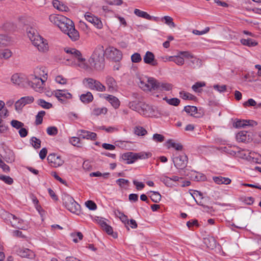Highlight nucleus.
Listing matches in <instances>:
<instances>
[{
    "label": "nucleus",
    "mask_w": 261,
    "mask_h": 261,
    "mask_svg": "<svg viewBox=\"0 0 261 261\" xmlns=\"http://www.w3.org/2000/svg\"><path fill=\"white\" fill-rule=\"evenodd\" d=\"M70 142L74 146L79 147L80 143V139L78 137H72L70 140Z\"/></svg>",
    "instance_id": "obj_57"
},
{
    "label": "nucleus",
    "mask_w": 261,
    "mask_h": 261,
    "mask_svg": "<svg viewBox=\"0 0 261 261\" xmlns=\"http://www.w3.org/2000/svg\"><path fill=\"white\" fill-rule=\"evenodd\" d=\"M37 104L44 109H49L53 106L51 103L45 101L44 99H39L37 100Z\"/></svg>",
    "instance_id": "obj_38"
},
{
    "label": "nucleus",
    "mask_w": 261,
    "mask_h": 261,
    "mask_svg": "<svg viewBox=\"0 0 261 261\" xmlns=\"http://www.w3.org/2000/svg\"><path fill=\"white\" fill-rule=\"evenodd\" d=\"M65 34L68 35L72 41H76L80 38L79 32L75 30L73 22L64 16L58 27Z\"/></svg>",
    "instance_id": "obj_3"
},
{
    "label": "nucleus",
    "mask_w": 261,
    "mask_h": 261,
    "mask_svg": "<svg viewBox=\"0 0 261 261\" xmlns=\"http://www.w3.org/2000/svg\"><path fill=\"white\" fill-rule=\"evenodd\" d=\"M24 106V105L23 102H22V101H21L20 99L18 100L15 102V110L17 111H19L21 110Z\"/></svg>",
    "instance_id": "obj_58"
},
{
    "label": "nucleus",
    "mask_w": 261,
    "mask_h": 261,
    "mask_svg": "<svg viewBox=\"0 0 261 261\" xmlns=\"http://www.w3.org/2000/svg\"><path fill=\"white\" fill-rule=\"evenodd\" d=\"M106 83L108 86L109 91L116 90L117 88V82L111 76L106 77Z\"/></svg>",
    "instance_id": "obj_21"
},
{
    "label": "nucleus",
    "mask_w": 261,
    "mask_h": 261,
    "mask_svg": "<svg viewBox=\"0 0 261 261\" xmlns=\"http://www.w3.org/2000/svg\"><path fill=\"white\" fill-rule=\"evenodd\" d=\"M45 114V112L44 111H41L38 112L37 115L36 116L35 123L36 125H39L42 123L43 117Z\"/></svg>",
    "instance_id": "obj_40"
},
{
    "label": "nucleus",
    "mask_w": 261,
    "mask_h": 261,
    "mask_svg": "<svg viewBox=\"0 0 261 261\" xmlns=\"http://www.w3.org/2000/svg\"><path fill=\"white\" fill-rule=\"evenodd\" d=\"M47 160L50 165L53 167L57 168L62 166L64 161L60 156L57 155L55 153H51L47 156Z\"/></svg>",
    "instance_id": "obj_14"
},
{
    "label": "nucleus",
    "mask_w": 261,
    "mask_h": 261,
    "mask_svg": "<svg viewBox=\"0 0 261 261\" xmlns=\"http://www.w3.org/2000/svg\"><path fill=\"white\" fill-rule=\"evenodd\" d=\"M174 62L178 65L181 66L184 64L185 60L184 58L180 57V55L179 54L177 56H175Z\"/></svg>",
    "instance_id": "obj_50"
},
{
    "label": "nucleus",
    "mask_w": 261,
    "mask_h": 261,
    "mask_svg": "<svg viewBox=\"0 0 261 261\" xmlns=\"http://www.w3.org/2000/svg\"><path fill=\"white\" fill-rule=\"evenodd\" d=\"M250 135L247 131H241L236 135V139L239 142H248L250 139Z\"/></svg>",
    "instance_id": "obj_22"
},
{
    "label": "nucleus",
    "mask_w": 261,
    "mask_h": 261,
    "mask_svg": "<svg viewBox=\"0 0 261 261\" xmlns=\"http://www.w3.org/2000/svg\"><path fill=\"white\" fill-rule=\"evenodd\" d=\"M86 206L90 210H95L97 208L96 204L91 200H88L86 202Z\"/></svg>",
    "instance_id": "obj_54"
},
{
    "label": "nucleus",
    "mask_w": 261,
    "mask_h": 261,
    "mask_svg": "<svg viewBox=\"0 0 261 261\" xmlns=\"http://www.w3.org/2000/svg\"><path fill=\"white\" fill-rule=\"evenodd\" d=\"M241 43L245 46H247L249 47H253L257 45V42L255 40L249 38V39H242L240 40Z\"/></svg>",
    "instance_id": "obj_31"
},
{
    "label": "nucleus",
    "mask_w": 261,
    "mask_h": 261,
    "mask_svg": "<svg viewBox=\"0 0 261 261\" xmlns=\"http://www.w3.org/2000/svg\"><path fill=\"white\" fill-rule=\"evenodd\" d=\"M85 17L88 22L93 24L96 28L100 29L102 28L103 25L101 20L92 13L86 12L85 14Z\"/></svg>",
    "instance_id": "obj_17"
},
{
    "label": "nucleus",
    "mask_w": 261,
    "mask_h": 261,
    "mask_svg": "<svg viewBox=\"0 0 261 261\" xmlns=\"http://www.w3.org/2000/svg\"><path fill=\"white\" fill-rule=\"evenodd\" d=\"M179 95L181 98L185 100H193L195 97V96L193 95L188 92H186L185 91H180L179 92Z\"/></svg>",
    "instance_id": "obj_44"
},
{
    "label": "nucleus",
    "mask_w": 261,
    "mask_h": 261,
    "mask_svg": "<svg viewBox=\"0 0 261 261\" xmlns=\"http://www.w3.org/2000/svg\"><path fill=\"white\" fill-rule=\"evenodd\" d=\"M133 184L136 186V189L138 190H141L143 189L145 187V185L143 182H139L136 180L133 181Z\"/></svg>",
    "instance_id": "obj_61"
},
{
    "label": "nucleus",
    "mask_w": 261,
    "mask_h": 261,
    "mask_svg": "<svg viewBox=\"0 0 261 261\" xmlns=\"http://www.w3.org/2000/svg\"><path fill=\"white\" fill-rule=\"evenodd\" d=\"M27 35L32 44L36 46L40 52L46 53L48 50L47 41L39 35L36 31L31 28L27 31Z\"/></svg>",
    "instance_id": "obj_1"
},
{
    "label": "nucleus",
    "mask_w": 261,
    "mask_h": 261,
    "mask_svg": "<svg viewBox=\"0 0 261 261\" xmlns=\"http://www.w3.org/2000/svg\"><path fill=\"white\" fill-rule=\"evenodd\" d=\"M96 221L98 224L100 226L101 228H103L108 224L106 222V220L102 218H97Z\"/></svg>",
    "instance_id": "obj_60"
},
{
    "label": "nucleus",
    "mask_w": 261,
    "mask_h": 261,
    "mask_svg": "<svg viewBox=\"0 0 261 261\" xmlns=\"http://www.w3.org/2000/svg\"><path fill=\"white\" fill-rule=\"evenodd\" d=\"M30 141L31 143L34 148L39 149L41 147V141L40 139L35 137H33L31 138Z\"/></svg>",
    "instance_id": "obj_39"
},
{
    "label": "nucleus",
    "mask_w": 261,
    "mask_h": 261,
    "mask_svg": "<svg viewBox=\"0 0 261 261\" xmlns=\"http://www.w3.org/2000/svg\"><path fill=\"white\" fill-rule=\"evenodd\" d=\"M214 88L219 92H223L226 90V86L215 85L214 86Z\"/></svg>",
    "instance_id": "obj_59"
},
{
    "label": "nucleus",
    "mask_w": 261,
    "mask_h": 261,
    "mask_svg": "<svg viewBox=\"0 0 261 261\" xmlns=\"http://www.w3.org/2000/svg\"><path fill=\"white\" fill-rule=\"evenodd\" d=\"M160 180L168 187H172L173 185L170 178L166 175H162L160 177Z\"/></svg>",
    "instance_id": "obj_43"
},
{
    "label": "nucleus",
    "mask_w": 261,
    "mask_h": 261,
    "mask_svg": "<svg viewBox=\"0 0 261 261\" xmlns=\"http://www.w3.org/2000/svg\"><path fill=\"white\" fill-rule=\"evenodd\" d=\"M156 90L161 91H170L172 89V86L171 84L167 83L159 82L156 80Z\"/></svg>",
    "instance_id": "obj_25"
},
{
    "label": "nucleus",
    "mask_w": 261,
    "mask_h": 261,
    "mask_svg": "<svg viewBox=\"0 0 261 261\" xmlns=\"http://www.w3.org/2000/svg\"><path fill=\"white\" fill-rule=\"evenodd\" d=\"M12 55V51L8 49H0V59H8Z\"/></svg>",
    "instance_id": "obj_32"
},
{
    "label": "nucleus",
    "mask_w": 261,
    "mask_h": 261,
    "mask_svg": "<svg viewBox=\"0 0 261 261\" xmlns=\"http://www.w3.org/2000/svg\"><path fill=\"white\" fill-rule=\"evenodd\" d=\"M180 55H182L184 57L190 59L193 57V55L188 51L179 52Z\"/></svg>",
    "instance_id": "obj_62"
},
{
    "label": "nucleus",
    "mask_w": 261,
    "mask_h": 261,
    "mask_svg": "<svg viewBox=\"0 0 261 261\" xmlns=\"http://www.w3.org/2000/svg\"><path fill=\"white\" fill-rule=\"evenodd\" d=\"M244 106H255L256 105V101L252 98L249 99L244 103Z\"/></svg>",
    "instance_id": "obj_63"
},
{
    "label": "nucleus",
    "mask_w": 261,
    "mask_h": 261,
    "mask_svg": "<svg viewBox=\"0 0 261 261\" xmlns=\"http://www.w3.org/2000/svg\"><path fill=\"white\" fill-rule=\"evenodd\" d=\"M188 156L185 154L179 155L173 159L175 167L179 169H184L187 165Z\"/></svg>",
    "instance_id": "obj_13"
},
{
    "label": "nucleus",
    "mask_w": 261,
    "mask_h": 261,
    "mask_svg": "<svg viewBox=\"0 0 261 261\" xmlns=\"http://www.w3.org/2000/svg\"><path fill=\"white\" fill-rule=\"evenodd\" d=\"M46 132L48 135L50 136H55L58 134V129L55 126H50L47 127Z\"/></svg>",
    "instance_id": "obj_48"
},
{
    "label": "nucleus",
    "mask_w": 261,
    "mask_h": 261,
    "mask_svg": "<svg viewBox=\"0 0 261 261\" xmlns=\"http://www.w3.org/2000/svg\"><path fill=\"white\" fill-rule=\"evenodd\" d=\"M204 243L208 248L211 249H214L217 246V241L213 237L204 238Z\"/></svg>",
    "instance_id": "obj_24"
},
{
    "label": "nucleus",
    "mask_w": 261,
    "mask_h": 261,
    "mask_svg": "<svg viewBox=\"0 0 261 261\" xmlns=\"http://www.w3.org/2000/svg\"><path fill=\"white\" fill-rule=\"evenodd\" d=\"M64 51L70 55L71 59H75L80 63L79 66L84 69L88 68V65L85 64V59L82 57L81 51L74 48L67 47L64 48Z\"/></svg>",
    "instance_id": "obj_8"
},
{
    "label": "nucleus",
    "mask_w": 261,
    "mask_h": 261,
    "mask_svg": "<svg viewBox=\"0 0 261 261\" xmlns=\"http://www.w3.org/2000/svg\"><path fill=\"white\" fill-rule=\"evenodd\" d=\"M247 120H238L234 122L233 126L237 128L246 126Z\"/></svg>",
    "instance_id": "obj_53"
},
{
    "label": "nucleus",
    "mask_w": 261,
    "mask_h": 261,
    "mask_svg": "<svg viewBox=\"0 0 261 261\" xmlns=\"http://www.w3.org/2000/svg\"><path fill=\"white\" fill-rule=\"evenodd\" d=\"M118 213L120 219L124 224L127 229L129 230V229L127 225L129 224V220L127 218V217L126 215H125L123 213H121L119 211H118Z\"/></svg>",
    "instance_id": "obj_42"
},
{
    "label": "nucleus",
    "mask_w": 261,
    "mask_h": 261,
    "mask_svg": "<svg viewBox=\"0 0 261 261\" xmlns=\"http://www.w3.org/2000/svg\"><path fill=\"white\" fill-rule=\"evenodd\" d=\"M11 81L13 83L21 87L28 86L29 80L23 74L16 73L11 77Z\"/></svg>",
    "instance_id": "obj_15"
},
{
    "label": "nucleus",
    "mask_w": 261,
    "mask_h": 261,
    "mask_svg": "<svg viewBox=\"0 0 261 261\" xmlns=\"http://www.w3.org/2000/svg\"><path fill=\"white\" fill-rule=\"evenodd\" d=\"M135 134L138 136H144L145 135L147 132V130L144 128L142 126H136L134 128Z\"/></svg>",
    "instance_id": "obj_41"
},
{
    "label": "nucleus",
    "mask_w": 261,
    "mask_h": 261,
    "mask_svg": "<svg viewBox=\"0 0 261 261\" xmlns=\"http://www.w3.org/2000/svg\"><path fill=\"white\" fill-rule=\"evenodd\" d=\"M53 94L63 104L66 103L67 100L72 97L71 94L66 90H56L53 92Z\"/></svg>",
    "instance_id": "obj_12"
},
{
    "label": "nucleus",
    "mask_w": 261,
    "mask_h": 261,
    "mask_svg": "<svg viewBox=\"0 0 261 261\" xmlns=\"http://www.w3.org/2000/svg\"><path fill=\"white\" fill-rule=\"evenodd\" d=\"M105 51L107 58L115 62L120 61L122 58L121 51L114 47H108Z\"/></svg>",
    "instance_id": "obj_9"
},
{
    "label": "nucleus",
    "mask_w": 261,
    "mask_h": 261,
    "mask_svg": "<svg viewBox=\"0 0 261 261\" xmlns=\"http://www.w3.org/2000/svg\"><path fill=\"white\" fill-rule=\"evenodd\" d=\"M152 139L156 142H162L164 141L165 137L161 134H155L153 135Z\"/></svg>",
    "instance_id": "obj_51"
},
{
    "label": "nucleus",
    "mask_w": 261,
    "mask_h": 261,
    "mask_svg": "<svg viewBox=\"0 0 261 261\" xmlns=\"http://www.w3.org/2000/svg\"><path fill=\"white\" fill-rule=\"evenodd\" d=\"M7 217L13 227L18 229H25V227L22 219H20L11 214H8Z\"/></svg>",
    "instance_id": "obj_16"
},
{
    "label": "nucleus",
    "mask_w": 261,
    "mask_h": 261,
    "mask_svg": "<svg viewBox=\"0 0 261 261\" xmlns=\"http://www.w3.org/2000/svg\"><path fill=\"white\" fill-rule=\"evenodd\" d=\"M43 81L41 77L34 76L31 81H29L28 86H31L34 90L38 92H42L44 89Z\"/></svg>",
    "instance_id": "obj_11"
},
{
    "label": "nucleus",
    "mask_w": 261,
    "mask_h": 261,
    "mask_svg": "<svg viewBox=\"0 0 261 261\" xmlns=\"http://www.w3.org/2000/svg\"><path fill=\"white\" fill-rule=\"evenodd\" d=\"M105 51L102 46H98L94 49L89 60V64L96 70H100L105 67Z\"/></svg>",
    "instance_id": "obj_2"
},
{
    "label": "nucleus",
    "mask_w": 261,
    "mask_h": 261,
    "mask_svg": "<svg viewBox=\"0 0 261 261\" xmlns=\"http://www.w3.org/2000/svg\"><path fill=\"white\" fill-rule=\"evenodd\" d=\"M11 124L13 127L16 129H20L24 126L23 123L16 120H12L11 121Z\"/></svg>",
    "instance_id": "obj_47"
},
{
    "label": "nucleus",
    "mask_w": 261,
    "mask_h": 261,
    "mask_svg": "<svg viewBox=\"0 0 261 261\" xmlns=\"http://www.w3.org/2000/svg\"><path fill=\"white\" fill-rule=\"evenodd\" d=\"M20 99L21 101L23 102L24 106L32 103L34 100V98L33 96H24Z\"/></svg>",
    "instance_id": "obj_46"
},
{
    "label": "nucleus",
    "mask_w": 261,
    "mask_h": 261,
    "mask_svg": "<svg viewBox=\"0 0 261 261\" xmlns=\"http://www.w3.org/2000/svg\"><path fill=\"white\" fill-rule=\"evenodd\" d=\"M139 86L143 90L146 91L156 90V80L153 77L147 78L146 81H145V80L141 81Z\"/></svg>",
    "instance_id": "obj_10"
},
{
    "label": "nucleus",
    "mask_w": 261,
    "mask_h": 261,
    "mask_svg": "<svg viewBox=\"0 0 261 261\" xmlns=\"http://www.w3.org/2000/svg\"><path fill=\"white\" fill-rule=\"evenodd\" d=\"M17 254L22 257H32L34 254L33 252L27 248H19L17 250Z\"/></svg>",
    "instance_id": "obj_23"
},
{
    "label": "nucleus",
    "mask_w": 261,
    "mask_h": 261,
    "mask_svg": "<svg viewBox=\"0 0 261 261\" xmlns=\"http://www.w3.org/2000/svg\"><path fill=\"white\" fill-rule=\"evenodd\" d=\"M162 21H164L165 23L171 28H175L176 25L173 22V18L169 16H165L161 18Z\"/></svg>",
    "instance_id": "obj_33"
},
{
    "label": "nucleus",
    "mask_w": 261,
    "mask_h": 261,
    "mask_svg": "<svg viewBox=\"0 0 261 261\" xmlns=\"http://www.w3.org/2000/svg\"><path fill=\"white\" fill-rule=\"evenodd\" d=\"M79 135L83 139H90L91 140H95L96 139L97 135L93 132L81 129L78 131Z\"/></svg>",
    "instance_id": "obj_19"
},
{
    "label": "nucleus",
    "mask_w": 261,
    "mask_h": 261,
    "mask_svg": "<svg viewBox=\"0 0 261 261\" xmlns=\"http://www.w3.org/2000/svg\"><path fill=\"white\" fill-rule=\"evenodd\" d=\"M55 81L57 83H58L59 84L64 85L67 83V80L66 79L63 77V76L58 75V76H56V77L55 79Z\"/></svg>",
    "instance_id": "obj_55"
},
{
    "label": "nucleus",
    "mask_w": 261,
    "mask_h": 261,
    "mask_svg": "<svg viewBox=\"0 0 261 261\" xmlns=\"http://www.w3.org/2000/svg\"><path fill=\"white\" fill-rule=\"evenodd\" d=\"M64 17L61 15L51 14L49 16V19L51 22L59 27V24L61 23Z\"/></svg>",
    "instance_id": "obj_29"
},
{
    "label": "nucleus",
    "mask_w": 261,
    "mask_h": 261,
    "mask_svg": "<svg viewBox=\"0 0 261 261\" xmlns=\"http://www.w3.org/2000/svg\"><path fill=\"white\" fill-rule=\"evenodd\" d=\"M108 110L106 108H94L92 112V115L94 116H98L101 114H106L107 113Z\"/></svg>",
    "instance_id": "obj_36"
},
{
    "label": "nucleus",
    "mask_w": 261,
    "mask_h": 261,
    "mask_svg": "<svg viewBox=\"0 0 261 261\" xmlns=\"http://www.w3.org/2000/svg\"><path fill=\"white\" fill-rule=\"evenodd\" d=\"M63 204L66 208L72 213H77L80 210V205L69 195L64 193L62 195Z\"/></svg>",
    "instance_id": "obj_6"
},
{
    "label": "nucleus",
    "mask_w": 261,
    "mask_h": 261,
    "mask_svg": "<svg viewBox=\"0 0 261 261\" xmlns=\"http://www.w3.org/2000/svg\"><path fill=\"white\" fill-rule=\"evenodd\" d=\"M143 61L145 63L149 64L152 66H156L158 65L157 61L155 60L154 54L149 51H147L143 58Z\"/></svg>",
    "instance_id": "obj_18"
},
{
    "label": "nucleus",
    "mask_w": 261,
    "mask_h": 261,
    "mask_svg": "<svg viewBox=\"0 0 261 261\" xmlns=\"http://www.w3.org/2000/svg\"><path fill=\"white\" fill-rule=\"evenodd\" d=\"M116 182L120 187H122L123 185H128L129 183L128 180L124 178H119L116 180Z\"/></svg>",
    "instance_id": "obj_56"
},
{
    "label": "nucleus",
    "mask_w": 261,
    "mask_h": 261,
    "mask_svg": "<svg viewBox=\"0 0 261 261\" xmlns=\"http://www.w3.org/2000/svg\"><path fill=\"white\" fill-rule=\"evenodd\" d=\"M131 60L133 63H139L141 61L142 58L140 54L136 53L132 55Z\"/></svg>",
    "instance_id": "obj_49"
},
{
    "label": "nucleus",
    "mask_w": 261,
    "mask_h": 261,
    "mask_svg": "<svg viewBox=\"0 0 261 261\" xmlns=\"http://www.w3.org/2000/svg\"><path fill=\"white\" fill-rule=\"evenodd\" d=\"M150 193L151 194L150 195V197L153 202L155 203H158L161 201V195L159 192L150 191Z\"/></svg>",
    "instance_id": "obj_34"
},
{
    "label": "nucleus",
    "mask_w": 261,
    "mask_h": 261,
    "mask_svg": "<svg viewBox=\"0 0 261 261\" xmlns=\"http://www.w3.org/2000/svg\"><path fill=\"white\" fill-rule=\"evenodd\" d=\"M205 86V83L204 82H198L192 86V89L195 92H201V89L200 88Z\"/></svg>",
    "instance_id": "obj_35"
},
{
    "label": "nucleus",
    "mask_w": 261,
    "mask_h": 261,
    "mask_svg": "<svg viewBox=\"0 0 261 261\" xmlns=\"http://www.w3.org/2000/svg\"><path fill=\"white\" fill-rule=\"evenodd\" d=\"M190 62L192 63L193 68H195L197 66H199L201 65V60L198 58L195 57L194 55L193 57L190 59Z\"/></svg>",
    "instance_id": "obj_45"
},
{
    "label": "nucleus",
    "mask_w": 261,
    "mask_h": 261,
    "mask_svg": "<svg viewBox=\"0 0 261 261\" xmlns=\"http://www.w3.org/2000/svg\"><path fill=\"white\" fill-rule=\"evenodd\" d=\"M151 156L150 152H139L135 153L132 152H128L123 153L122 155V159L124 161H126L127 164H133L138 159H148Z\"/></svg>",
    "instance_id": "obj_5"
},
{
    "label": "nucleus",
    "mask_w": 261,
    "mask_h": 261,
    "mask_svg": "<svg viewBox=\"0 0 261 261\" xmlns=\"http://www.w3.org/2000/svg\"><path fill=\"white\" fill-rule=\"evenodd\" d=\"M0 179L8 185H11L13 182V179L8 176L0 175Z\"/></svg>",
    "instance_id": "obj_52"
},
{
    "label": "nucleus",
    "mask_w": 261,
    "mask_h": 261,
    "mask_svg": "<svg viewBox=\"0 0 261 261\" xmlns=\"http://www.w3.org/2000/svg\"><path fill=\"white\" fill-rule=\"evenodd\" d=\"M184 110L188 114H190L191 116H194L195 117H199L200 115L198 114L197 108L195 106H187L185 107Z\"/></svg>",
    "instance_id": "obj_28"
},
{
    "label": "nucleus",
    "mask_w": 261,
    "mask_h": 261,
    "mask_svg": "<svg viewBox=\"0 0 261 261\" xmlns=\"http://www.w3.org/2000/svg\"><path fill=\"white\" fill-rule=\"evenodd\" d=\"M102 147L106 150H113L115 149V146L112 144L108 143H103Z\"/></svg>",
    "instance_id": "obj_64"
},
{
    "label": "nucleus",
    "mask_w": 261,
    "mask_h": 261,
    "mask_svg": "<svg viewBox=\"0 0 261 261\" xmlns=\"http://www.w3.org/2000/svg\"><path fill=\"white\" fill-rule=\"evenodd\" d=\"M134 14L138 17L145 18L148 20H151L152 17L148 14L147 12L141 11L138 9H135Z\"/></svg>",
    "instance_id": "obj_30"
},
{
    "label": "nucleus",
    "mask_w": 261,
    "mask_h": 261,
    "mask_svg": "<svg viewBox=\"0 0 261 261\" xmlns=\"http://www.w3.org/2000/svg\"><path fill=\"white\" fill-rule=\"evenodd\" d=\"M83 83L88 89L98 92H104L106 90V87L99 81L92 78H85Z\"/></svg>",
    "instance_id": "obj_7"
},
{
    "label": "nucleus",
    "mask_w": 261,
    "mask_h": 261,
    "mask_svg": "<svg viewBox=\"0 0 261 261\" xmlns=\"http://www.w3.org/2000/svg\"><path fill=\"white\" fill-rule=\"evenodd\" d=\"M128 107L132 110L138 112L142 115L149 116L151 110L150 107L141 101H133L129 102Z\"/></svg>",
    "instance_id": "obj_4"
},
{
    "label": "nucleus",
    "mask_w": 261,
    "mask_h": 261,
    "mask_svg": "<svg viewBox=\"0 0 261 261\" xmlns=\"http://www.w3.org/2000/svg\"><path fill=\"white\" fill-rule=\"evenodd\" d=\"M93 96L91 92H87L85 94H82L80 96V100L84 103L87 104L92 102L93 100Z\"/></svg>",
    "instance_id": "obj_26"
},
{
    "label": "nucleus",
    "mask_w": 261,
    "mask_h": 261,
    "mask_svg": "<svg viewBox=\"0 0 261 261\" xmlns=\"http://www.w3.org/2000/svg\"><path fill=\"white\" fill-rule=\"evenodd\" d=\"M104 97L114 109H117L119 107L120 101L116 97L112 95H105Z\"/></svg>",
    "instance_id": "obj_20"
},
{
    "label": "nucleus",
    "mask_w": 261,
    "mask_h": 261,
    "mask_svg": "<svg viewBox=\"0 0 261 261\" xmlns=\"http://www.w3.org/2000/svg\"><path fill=\"white\" fill-rule=\"evenodd\" d=\"M163 99L169 105L174 106H177L180 103V100L177 98H168L166 97Z\"/></svg>",
    "instance_id": "obj_37"
},
{
    "label": "nucleus",
    "mask_w": 261,
    "mask_h": 261,
    "mask_svg": "<svg viewBox=\"0 0 261 261\" xmlns=\"http://www.w3.org/2000/svg\"><path fill=\"white\" fill-rule=\"evenodd\" d=\"M214 181L217 184L219 185L224 184V185H228L230 184L231 180L230 178L228 177H224L221 176H214L213 177Z\"/></svg>",
    "instance_id": "obj_27"
}]
</instances>
